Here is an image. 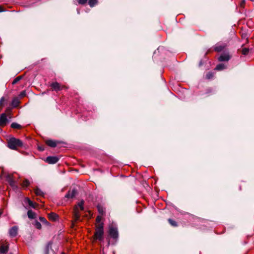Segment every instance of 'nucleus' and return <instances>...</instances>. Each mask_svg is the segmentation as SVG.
Here are the masks:
<instances>
[{
	"label": "nucleus",
	"mask_w": 254,
	"mask_h": 254,
	"mask_svg": "<svg viewBox=\"0 0 254 254\" xmlns=\"http://www.w3.org/2000/svg\"><path fill=\"white\" fill-rule=\"evenodd\" d=\"M25 92H24V91H23V92H22L21 93L20 95H21V96H24V95H25Z\"/></svg>",
	"instance_id": "72a5a7b5"
},
{
	"label": "nucleus",
	"mask_w": 254,
	"mask_h": 254,
	"mask_svg": "<svg viewBox=\"0 0 254 254\" xmlns=\"http://www.w3.org/2000/svg\"><path fill=\"white\" fill-rule=\"evenodd\" d=\"M168 221H169V223L172 226H174V227L177 226V222L175 221H174V220H172L171 219H168Z\"/></svg>",
	"instance_id": "a878e982"
},
{
	"label": "nucleus",
	"mask_w": 254,
	"mask_h": 254,
	"mask_svg": "<svg viewBox=\"0 0 254 254\" xmlns=\"http://www.w3.org/2000/svg\"><path fill=\"white\" fill-rule=\"evenodd\" d=\"M8 250V244L5 241L1 240L0 242V253L6 254Z\"/></svg>",
	"instance_id": "39448f33"
},
{
	"label": "nucleus",
	"mask_w": 254,
	"mask_h": 254,
	"mask_svg": "<svg viewBox=\"0 0 254 254\" xmlns=\"http://www.w3.org/2000/svg\"><path fill=\"white\" fill-rule=\"evenodd\" d=\"M21 79V77L18 76L16 78H15L13 81H12V84H15L17 83L20 79Z\"/></svg>",
	"instance_id": "7c9ffc66"
},
{
	"label": "nucleus",
	"mask_w": 254,
	"mask_h": 254,
	"mask_svg": "<svg viewBox=\"0 0 254 254\" xmlns=\"http://www.w3.org/2000/svg\"><path fill=\"white\" fill-rule=\"evenodd\" d=\"M249 51V49L248 48H243L242 51V53L243 55H246L248 54Z\"/></svg>",
	"instance_id": "c85d7f7f"
},
{
	"label": "nucleus",
	"mask_w": 254,
	"mask_h": 254,
	"mask_svg": "<svg viewBox=\"0 0 254 254\" xmlns=\"http://www.w3.org/2000/svg\"><path fill=\"white\" fill-rule=\"evenodd\" d=\"M8 120L5 113H3L0 116V127H4L8 123Z\"/></svg>",
	"instance_id": "423d86ee"
},
{
	"label": "nucleus",
	"mask_w": 254,
	"mask_h": 254,
	"mask_svg": "<svg viewBox=\"0 0 254 254\" xmlns=\"http://www.w3.org/2000/svg\"><path fill=\"white\" fill-rule=\"evenodd\" d=\"M84 201L83 200H81L78 203L77 205H75L74 206L73 209V218L75 221L79 220L80 214L79 213V208L80 210H83L84 209Z\"/></svg>",
	"instance_id": "f03ea898"
},
{
	"label": "nucleus",
	"mask_w": 254,
	"mask_h": 254,
	"mask_svg": "<svg viewBox=\"0 0 254 254\" xmlns=\"http://www.w3.org/2000/svg\"><path fill=\"white\" fill-rule=\"evenodd\" d=\"M226 47V45L225 44H217L214 47V50L216 52H221L223 50H224Z\"/></svg>",
	"instance_id": "f8f14e48"
},
{
	"label": "nucleus",
	"mask_w": 254,
	"mask_h": 254,
	"mask_svg": "<svg viewBox=\"0 0 254 254\" xmlns=\"http://www.w3.org/2000/svg\"><path fill=\"white\" fill-rule=\"evenodd\" d=\"M76 193L77 190L75 189H72L68 191L65 197L67 198H72L76 195Z\"/></svg>",
	"instance_id": "9b49d317"
},
{
	"label": "nucleus",
	"mask_w": 254,
	"mask_h": 254,
	"mask_svg": "<svg viewBox=\"0 0 254 254\" xmlns=\"http://www.w3.org/2000/svg\"><path fill=\"white\" fill-rule=\"evenodd\" d=\"M6 101L4 97H2L0 99V107H3L4 105V102Z\"/></svg>",
	"instance_id": "cd10ccee"
},
{
	"label": "nucleus",
	"mask_w": 254,
	"mask_h": 254,
	"mask_svg": "<svg viewBox=\"0 0 254 254\" xmlns=\"http://www.w3.org/2000/svg\"><path fill=\"white\" fill-rule=\"evenodd\" d=\"M97 208H98V212L100 214L103 215L105 213V208L102 206H101L100 205H98L97 206Z\"/></svg>",
	"instance_id": "412c9836"
},
{
	"label": "nucleus",
	"mask_w": 254,
	"mask_h": 254,
	"mask_svg": "<svg viewBox=\"0 0 254 254\" xmlns=\"http://www.w3.org/2000/svg\"><path fill=\"white\" fill-rule=\"evenodd\" d=\"M59 158L57 156H48L46 158L45 161L49 164H53L57 163Z\"/></svg>",
	"instance_id": "1a4fd4ad"
},
{
	"label": "nucleus",
	"mask_w": 254,
	"mask_h": 254,
	"mask_svg": "<svg viewBox=\"0 0 254 254\" xmlns=\"http://www.w3.org/2000/svg\"><path fill=\"white\" fill-rule=\"evenodd\" d=\"M231 58V56L228 53L222 54L218 58V60L220 62L228 61Z\"/></svg>",
	"instance_id": "9d476101"
},
{
	"label": "nucleus",
	"mask_w": 254,
	"mask_h": 254,
	"mask_svg": "<svg viewBox=\"0 0 254 254\" xmlns=\"http://www.w3.org/2000/svg\"><path fill=\"white\" fill-rule=\"evenodd\" d=\"M96 227V228L94 235V239L95 240H98L102 241L103 240L104 224L103 223L97 224Z\"/></svg>",
	"instance_id": "f257e3e1"
},
{
	"label": "nucleus",
	"mask_w": 254,
	"mask_h": 254,
	"mask_svg": "<svg viewBox=\"0 0 254 254\" xmlns=\"http://www.w3.org/2000/svg\"><path fill=\"white\" fill-rule=\"evenodd\" d=\"M102 219V216H98L96 218V221L98 223V224H100V221Z\"/></svg>",
	"instance_id": "473e14b6"
},
{
	"label": "nucleus",
	"mask_w": 254,
	"mask_h": 254,
	"mask_svg": "<svg viewBox=\"0 0 254 254\" xmlns=\"http://www.w3.org/2000/svg\"><path fill=\"white\" fill-rule=\"evenodd\" d=\"M213 73L211 72H209L206 74V78L207 79H210L213 77Z\"/></svg>",
	"instance_id": "2f4dec72"
},
{
	"label": "nucleus",
	"mask_w": 254,
	"mask_h": 254,
	"mask_svg": "<svg viewBox=\"0 0 254 254\" xmlns=\"http://www.w3.org/2000/svg\"><path fill=\"white\" fill-rule=\"evenodd\" d=\"M5 180L8 183L9 185L14 189H16L17 186L16 182L13 179L12 175L8 174L5 176Z\"/></svg>",
	"instance_id": "20e7f679"
},
{
	"label": "nucleus",
	"mask_w": 254,
	"mask_h": 254,
	"mask_svg": "<svg viewBox=\"0 0 254 254\" xmlns=\"http://www.w3.org/2000/svg\"><path fill=\"white\" fill-rule=\"evenodd\" d=\"M39 150L41 151H42V150H43V149H42V148H39Z\"/></svg>",
	"instance_id": "c9c22d12"
},
{
	"label": "nucleus",
	"mask_w": 254,
	"mask_h": 254,
	"mask_svg": "<svg viewBox=\"0 0 254 254\" xmlns=\"http://www.w3.org/2000/svg\"><path fill=\"white\" fill-rule=\"evenodd\" d=\"M46 143L47 145L51 147H55L57 146V142L53 140H47L46 141Z\"/></svg>",
	"instance_id": "dca6fc26"
},
{
	"label": "nucleus",
	"mask_w": 254,
	"mask_h": 254,
	"mask_svg": "<svg viewBox=\"0 0 254 254\" xmlns=\"http://www.w3.org/2000/svg\"><path fill=\"white\" fill-rule=\"evenodd\" d=\"M51 87H52V90H55L56 91H60L63 89L65 88V87L64 86H61L57 82L52 83L51 84Z\"/></svg>",
	"instance_id": "6e6552de"
},
{
	"label": "nucleus",
	"mask_w": 254,
	"mask_h": 254,
	"mask_svg": "<svg viewBox=\"0 0 254 254\" xmlns=\"http://www.w3.org/2000/svg\"><path fill=\"white\" fill-rule=\"evenodd\" d=\"M22 146V141L20 139L14 137L10 138L8 141V146L11 149L16 150L18 147Z\"/></svg>",
	"instance_id": "7ed1b4c3"
},
{
	"label": "nucleus",
	"mask_w": 254,
	"mask_h": 254,
	"mask_svg": "<svg viewBox=\"0 0 254 254\" xmlns=\"http://www.w3.org/2000/svg\"><path fill=\"white\" fill-rule=\"evenodd\" d=\"M29 185V181L25 179L23 181L21 185L23 188H26Z\"/></svg>",
	"instance_id": "393cba45"
},
{
	"label": "nucleus",
	"mask_w": 254,
	"mask_h": 254,
	"mask_svg": "<svg viewBox=\"0 0 254 254\" xmlns=\"http://www.w3.org/2000/svg\"><path fill=\"white\" fill-rule=\"evenodd\" d=\"M2 11V7H0V12H1Z\"/></svg>",
	"instance_id": "f704fd0d"
},
{
	"label": "nucleus",
	"mask_w": 254,
	"mask_h": 254,
	"mask_svg": "<svg viewBox=\"0 0 254 254\" xmlns=\"http://www.w3.org/2000/svg\"><path fill=\"white\" fill-rule=\"evenodd\" d=\"M48 216L49 220L53 221H55L58 219V215L54 212L49 213Z\"/></svg>",
	"instance_id": "2eb2a0df"
},
{
	"label": "nucleus",
	"mask_w": 254,
	"mask_h": 254,
	"mask_svg": "<svg viewBox=\"0 0 254 254\" xmlns=\"http://www.w3.org/2000/svg\"><path fill=\"white\" fill-rule=\"evenodd\" d=\"M34 192H35V193L37 195H39V196H44V192L39 188H36L35 190H34Z\"/></svg>",
	"instance_id": "f3484780"
},
{
	"label": "nucleus",
	"mask_w": 254,
	"mask_h": 254,
	"mask_svg": "<svg viewBox=\"0 0 254 254\" xmlns=\"http://www.w3.org/2000/svg\"><path fill=\"white\" fill-rule=\"evenodd\" d=\"M109 233L110 236L114 239H117L118 237V232L116 227L113 226L110 227Z\"/></svg>",
	"instance_id": "0eeeda50"
},
{
	"label": "nucleus",
	"mask_w": 254,
	"mask_h": 254,
	"mask_svg": "<svg viewBox=\"0 0 254 254\" xmlns=\"http://www.w3.org/2000/svg\"><path fill=\"white\" fill-rule=\"evenodd\" d=\"M28 217L30 219H34L36 217V214L32 210H28L27 212Z\"/></svg>",
	"instance_id": "a211bd4d"
},
{
	"label": "nucleus",
	"mask_w": 254,
	"mask_h": 254,
	"mask_svg": "<svg viewBox=\"0 0 254 254\" xmlns=\"http://www.w3.org/2000/svg\"><path fill=\"white\" fill-rule=\"evenodd\" d=\"M225 68V66L224 64H220L216 66L215 69H216L217 70H221L224 69Z\"/></svg>",
	"instance_id": "5701e85b"
},
{
	"label": "nucleus",
	"mask_w": 254,
	"mask_h": 254,
	"mask_svg": "<svg viewBox=\"0 0 254 254\" xmlns=\"http://www.w3.org/2000/svg\"><path fill=\"white\" fill-rule=\"evenodd\" d=\"M24 202L25 204L27 203L30 206L34 208L36 207V206L37 205L36 203H33L28 197H26L24 198Z\"/></svg>",
	"instance_id": "4468645a"
},
{
	"label": "nucleus",
	"mask_w": 254,
	"mask_h": 254,
	"mask_svg": "<svg viewBox=\"0 0 254 254\" xmlns=\"http://www.w3.org/2000/svg\"><path fill=\"white\" fill-rule=\"evenodd\" d=\"M98 2V0H89L88 3L90 7L94 6Z\"/></svg>",
	"instance_id": "4be33fe9"
},
{
	"label": "nucleus",
	"mask_w": 254,
	"mask_h": 254,
	"mask_svg": "<svg viewBox=\"0 0 254 254\" xmlns=\"http://www.w3.org/2000/svg\"><path fill=\"white\" fill-rule=\"evenodd\" d=\"M18 227L17 226L12 227L9 231L10 236L15 237L17 234Z\"/></svg>",
	"instance_id": "ddd939ff"
},
{
	"label": "nucleus",
	"mask_w": 254,
	"mask_h": 254,
	"mask_svg": "<svg viewBox=\"0 0 254 254\" xmlns=\"http://www.w3.org/2000/svg\"><path fill=\"white\" fill-rule=\"evenodd\" d=\"M11 127L15 129H20L22 127L20 125L16 123H12L11 124Z\"/></svg>",
	"instance_id": "aec40b11"
},
{
	"label": "nucleus",
	"mask_w": 254,
	"mask_h": 254,
	"mask_svg": "<svg viewBox=\"0 0 254 254\" xmlns=\"http://www.w3.org/2000/svg\"><path fill=\"white\" fill-rule=\"evenodd\" d=\"M88 0H78V2L80 4H84L87 2Z\"/></svg>",
	"instance_id": "c756f323"
},
{
	"label": "nucleus",
	"mask_w": 254,
	"mask_h": 254,
	"mask_svg": "<svg viewBox=\"0 0 254 254\" xmlns=\"http://www.w3.org/2000/svg\"><path fill=\"white\" fill-rule=\"evenodd\" d=\"M19 103V101L18 99L17 98H15L12 100V101L11 102V105L13 107L15 108L18 106Z\"/></svg>",
	"instance_id": "6ab92c4d"
},
{
	"label": "nucleus",
	"mask_w": 254,
	"mask_h": 254,
	"mask_svg": "<svg viewBox=\"0 0 254 254\" xmlns=\"http://www.w3.org/2000/svg\"><path fill=\"white\" fill-rule=\"evenodd\" d=\"M34 226L35 227L38 229H41V224L40 222H39L38 221H36L34 223Z\"/></svg>",
	"instance_id": "bb28decb"
},
{
	"label": "nucleus",
	"mask_w": 254,
	"mask_h": 254,
	"mask_svg": "<svg viewBox=\"0 0 254 254\" xmlns=\"http://www.w3.org/2000/svg\"><path fill=\"white\" fill-rule=\"evenodd\" d=\"M62 254H65V253H62Z\"/></svg>",
	"instance_id": "e433bc0d"
},
{
	"label": "nucleus",
	"mask_w": 254,
	"mask_h": 254,
	"mask_svg": "<svg viewBox=\"0 0 254 254\" xmlns=\"http://www.w3.org/2000/svg\"><path fill=\"white\" fill-rule=\"evenodd\" d=\"M39 220L44 224H45L46 225H49V223L47 221V220L43 217H39Z\"/></svg>",
	"instance_id": "b1692460"
}]
</instances>
